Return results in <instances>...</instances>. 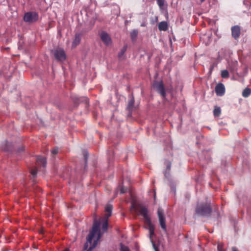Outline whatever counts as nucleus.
<instances>
[{
    "mask_svg": "<svg viewBox=\"0 0 251 251\" xmlns=\"http://www.w3.org/2000/svg\"><path fill=\"white\" fill-rule=\"evenodd\" d=\"M107 219L106 218L102 224L101 231L100 230V222L96 220L94 221L92 230L88 236L87 242L84 245V251H92L96 247L103 233L107 230L108 226Z\"/></svg>",
    "mask_w": 251,
    "mask_h": 251,
    "instance_id": "1",
    "label": "nucleus"
},
{
    "mask_svg": "<svg viewBox=\"0 0 251 251\" xmlns=\"http://www.w3.org/2000/svg\"><path fill=\"white\" fill-rule=\"evenodd\" d=\"M139 212L140 214L144 217L145 222L149 225V230L150 232V238L152 242V245L153 243L152 241V236L154 235V226L151 224L150 218L148 215V210L147 207L140 205L139 206Z\"/></svg>",
    "mask_w": 251,
    "mask_h": 251,
    "instance_id": "2",
    "label": "nucleus"
},
{
    "mask_svg": "<svg viewBox=\"0 0 251 251\" xmlns=\"http://www.w3.org/2000/svg\"><path fill=\"white\" fill-rule=\"evenodd\" d=\"M212 208L209 204H201L196 208V214L203 217L210 216Z\"/></svg>",
    "mask_w": 251,
    "mask_h": 251,
    "instance_id": "3",
    "label": "nucleus"
},
{
    "mask_svg": "<svg viewBox=\"0 0 251 251\" xmlns=\"http://www.w3.org/2000/svg\"><path fill=\"white\" fill-rule=\"evenodd\" d=\"M39 19V15L35 11H29L26 12L24 16V21L29 24L35 23Z\"/></svg>",
    "mask_w": 251,
    "mask_h": 251,
    "instance_id": "4",
    "label": "nucleus"
},
{
    "mask_svg": "<svg viewBox=\"0 0 251 251\" xmlns=\"http://www.w3.org/2000/svg\"><path fill=\"white\" fill-rule=\"evenodd\" d=\"M55 59L59 61H63L66 59V54L63 49L58 48L52 50Z\"/></svg>",
    "mask_w": 251,
    "mask_h": 251,
    "instance_id": "5",
    "label": "nucleus"
},
{
    "mask_svg": "<svg viewBox=\"0 0 251 251\" xmlns=\"http://www.w3.org/2000/svg\"><path fill=\"white\" fill-rule=\"evenodd\" d=\"M153 87L163 98H165L166 92L162 81H154L153 84Z\"/></svg>",
    "mask_w": 251,
    "mask_h": 251,
    "instance_id": "6",
    "label": "nucleus"
},
{
    "mask_svg": "<svg viewBox=\"0 0 251 251\" xmlns=\"http://www.w3.org/2000/svg\"><path fill=\"white\" fill-rule=\"evenodd\" d=\"M157 215L159 218V222L161 228L165 231H166V226L165 223V218L164 215V211L161 208H159L157 210Z\"/></svg>",
    "mask_w": 251,
    "mask_h": 251,
    "instance_id": "7",
    "label": "nucleus"
},
{
    "mask_svg": "<svg viewBox=\"0 0 251 251\" xmlns=\"http://www.w3.org/2000/svg\"><path fill=\"white\" fill-rule=\"evenodd\" d=\"M101 40L106 46H110L112 43L111 37L106 32L102 31L100 35Z\"/></svg>",
    "mask_w": 251,
    "mask_h": 251,
    "instance_id": "8",
    "label": "nucleus"
},
{
    "mask_svg": "<svg viewBox=\"0 0 251 251\" xmlns=\"http://www.w3.org/2000/svg\"><path fill=\"white\" fill-rule=\"evenodd\" d=\"M231 35L235 40L238 39L241 34V28L239 25H234L231 28Z\"/></svg>",
    "mask_w": 251,
    "mask_h": 251,
    "instance_id": "9",
    "label": "nucleus"
},
{
    "mask_svg": "<svg viewBox=\"0 0 251 251\" xmlns=\"http://www.w3.org/2000/svg\"><path fill=\"white\" fill-rule=\"evenodd\" d=\"M215 91L218 96H222L225 94V88L223 83H219L215 87Z\"/></svg>",
    "mask_w": 251,
    "mask_h": 251,
    "instance_id": "10",
    "label": "nucleus"
},
{
    "mask_svg": "<svg viewBox=\"0 0 251 251\" xmlns=\"http://www.w3.org/2000/svg\"><path fill=\"white\" fill-rule=\"evenodd\" d=\"M134 104V99L133 95L130 96V100L128 102L126 109L128 111V116H131V112L133 109Z\"/></svg>",
    "mask_w": 251,
    "mask_h": 251,
    "instance_id": "11",
    "label": "nucleus"
},
{
    "mask_svg": "<svg viewBox=\"0 0 251 251\" xmlns=\"http://www.w3.org/2000/svg\"><path fill=\"white\" fill-rule=\"evenodd\" d=\"M81 33H76L75 34V38L72 43V48H75L79 44L81 40Z\"/></svg>",
    "mask_w": 251,
    "mask_h": 251,
    "instance_id": "12",
    "label": "nucleus"
},
{
    "mask_svg": "<svg viewBox=\"0 0 251 251\" xmlns=\"http://www.w3.org/2000/svg\"><path fill=\"white\" fill-rule=\"evenodd\" d=\"M37 163L39 165L42 166L43 167H45L47 164V161L45 157L38 156L37 158Z\"/></svg>",
    "mask_w": 251,
    "mask_h": 251,
    "instance_id": "13",
    "label": "nucleus"
},
{
    "mask_svg": "<svg viewBox=\"0 0 251 251\" xmlns=\"http://www.w3.org/2000/svg\"><path fill=\"white\" fill-rule=\"evenodd\" d=\"M168 28V25L166 22H161L158 24V29L160 31H166Z\"/></svg>",
    "mask_w": 251,
    "mask_h": 251,
    "instance_id": "14",
    "label": "nucleus"
},
{
    "mask_svg": "<svg viewBox=\"0 0 251 251\" xmlns=\"http://www.w3.org/2000/svg\"><path fill=\"white\" fill-rule=\"evenodd\" d=\"M112 210V206L111 205H108L105 207V212H106L105 216V218L108 219L111 216Z\"/></svg>",
    "mask_w": 251,
    "mask_h": 251,
    "instance_id": "15",
    "label": "nucleus"
},
{
    "mask_svg": "<svg viewBox=\"0 0 251 251\" xmlns=\"http://www.w3.org/2000/svg\"><path fill=\"white\" fill-rule=\"evenodd\" d=\"M251 94V89L246 88L242 92V96L244 98L248 97Z\"/></svg>",
    "mask_w": 251,
    "mask_h": 251,
    "instance_id": "16",
    "label": "nucleus"
},
{
    "mask_svg": "<svg viewBox=\"0 0 251 251\" xmlns=\"http://www.w3.org/2000/svg\"><path fill=\"white\" fill-rule=\"evenodd\" d=\"M138 30H136V29L133 30L130 32V38L132 41H134L135 40H136L137 36L138 35Z\"/></svg>",
    "mask_w": 251,
    "mask_h": 251,
    "instance_id": "17",
    "label": "nucleus"
},
{
    "mask_svg": "<svg viewBox=\"0 0 251 251\" xmlns=\"http://www.w3.org/2000/svg\"><path fill=\"white\" fill-rule=\"evenodd\" d=\"M221 108L220 107L216 106L213 110V114L215 117H219L221 114Z\"/></svg>",
    "mask_w": 251,
    "mask_h": 251,
    "instance_id": "18",
    "label": "nucleus"
},
{
    "mask_svg": "<svg viewBox=\"0 0 251 251\" xmlns=\"http://www.w3.org/2000/svg\"><path fill=\"white\" fill-rule=\"evenodd\" d=\"M127 49V46L125 45L124 46L122 49H121L120 52L118 54V57L119 58H122V57L124 55V53L126 51Z\"/></svg>",
    "mask_w": 251,
    "mask_h": 251,
    "instance_id": "19",
    "label": "nucleus"
},
{
    "mask_svg": "<svg viewBox=\"0 0 251 251\" xmlns=\"http://www.w3.org/2000/svg\"><path fill=\"white\" fill-rule=\"evenodd\" d=\"M221 76H222V77H223L224 78H228L229 77L228 72L227 70H224L222 71V72H221Z\"/></svg>",
    "mask_w": 251,
    "mask_h": 251,
    "instance_id": "20",
    "label": "nucleus"
},
{
    "mask_svg": "<svg viewBox=\"0 0 251 251\" xmlns=\"http://www.w3.org/2000/svg\"><path fill=\"white\" fill-rule=\"evenodd\" d=\"M120 251H130L129 248L124 245L121 244L120 245Z\"/></svg>",
    "mask_w": 251,
    "mask_h": 251,
    "instance_id": "21",
    "label": "nucleus"
},
{
    "mask_svg": "<svg viewBox=\"0 0 251 251\" xmlns=\"http://www.w3.org/2000/svg\"><path fill=\"white\" fill-rule=\"evenodd\" d=\"M165 0H157V3L158 6L161 8L164 4Z\"/></svg>",
    "mask_w": 251,
    "mask_h": 251,
    "instance_id": "22",
    "label": "nucleus"
},
{
    "mask_svg": "<svg viewBox=\"0 0 251 251\" xmlns=\"http://www.w3.org/2000/svg\"><path fill=\"white\" fill-rule=\"evenodd\" d=\"M37 172V169L36 168L33 169L31 171V174H32V176L34 177L36 176Z\"/></svg>",
    "mask_w": 251,
    "mask_h": 251,
    "instance_id": "23",
    "label": "nucleus"
},
{
    "mask_svg": "<svg viewBox=\"0 0 251 251\" xmlns=\"http://www.w3.org/2000/svg\"><path fill=\"white\" fill-rule=\"evenodd\" d=\"M126 189L124 187H122L120 190V193L121 194H124V193H126Z\"/></svg>",
    "mask_w": 251,
    "mask_h": 251,
    "instance_id": "24",
    "label": "nucleus"
},
{
    "mask_svg": "<svg viewBox=\"0 0 251 251\" xmlns=\"http://www.w3.org/2000/svg\"><path fill=\"white\" fill-rule=\"evenodd\" d=\"M58 152V149H54L52 150L51 153L53 154H56Z\"/></svg>",
    "mask_w": 251,
    "mask_h": 251,
    "instance_id": "25",
    "label": "nucleus"
},
{
    "mask_svg": "<svg viewBox=\"0 0 251 251\" xmlns=\"http://www.w3.org/2000/svg\"><path fill=\"white\" fill-rule=\"evenodd\" d=\"M218 251H224L222 250V246L220 245H218L217 247Z\"/></svg>",
    "mask_w": 251,
    "mask_h": 251,
    "instance_id": "26",
    "label": "nucleus"
},
{
    "mask_svg": "<svg viewBox=\"0 0 251 251\" xmlns=\"http://www.w3.org/2000/svg\"><path fill=\"white\" fill-rule=\"evenodd\" d=\"M153 247L155 251H159L158 249L156 247L155 244H153Z\"/></svg>",
    "mask_w": 251,
    "mask_h": 251,
    "instance_id": "27",
    "label": "nucleus"
},
{
    "mask_svg": "<svg viewBox=\"0 0 251 251\" xmlns=\"http://www.w3.org/2000/svg\"><path fill=\"white\" fill-rule=\"evenodd\" d=\"M171 163H169L167 165V168L168 169V170H170V168H171Z\"/></svg>",
    "mask_w": 251,
    "mask_h": 251,
    "instance_id": "28",
    "label": "nucleus"
},
{
    "mask_svg": "<svg viewBox=\"0 0 251 251\" xmlns=\"http://www.w3.org/2000/svg\"><path fill=\"white\" fill-rule=\"evenodd\" d=\"M232 251H239L236 247H232Z\"/></svg>",
    "mask_w": 251,
    "mask_h": 251,
    "instance_id": "29",
    "label": "nucleus"
},
{
    "mask_svg": "<svg viewBox=\"0 0 251 251\" xmlns=\"http://www.w3.org/2000/svg\"><path fill=\"white\" fill-rule=\"evenodd\" d=\"M87 158H88L87 155V154H84V159H85V160L86 162H87Z\"/></svg>",
    "mask_w": 251,
    "mask_h": 251,
    "instance_id": "30",
    "label": "nucleus"
},
{
    "mask_svg": "<svg viewBox=\"0 0 251 251\" xmlns=\"http://www.w3.org/2000/svg\"><path fill=\"white\" fill-rule=\"evenodd\" d=\"M24 150V147H21V148L19 149V151H23Z\"/></svg>",
    "mask_w": 251,
    "mask_h": 251,
    "instance_id": "31",
    "label": "nucleus"
},
{
    "mask_svg": "<svg viewBox=\"0 0 251 251\" xmlns=\"http://www.w3.org/2000/svg\"><path fill=\"white\" fill-rule=\"evenodd\" d=\"M84 101L86 102V103H87L88 102V99L87 98H84Z\"/></svg>",
    "mask_w": 251,
    "mask_h": 251,
    "instance_id": "32",
    "label": "nucleus"
},
{
    "mask_svg": "<svg viewBox=\"0 0 251 251\" xmlns=\"http://www.w3.org/2000/svg\"><path fill=\"white\" fill-rule=\"evenodd\" d=\"M131 208H132V209H135L137 210V209H136V207H135V206L133 204V205H132V206H131Z\"/></svg>",
    "mask_w": 251,
    "mask_h": 251,
    "instance_id": "33",
    "label": "nucleus"
},
{
    "mask_svg": "<svg viewBox=\"0 0 251 251\" xmlns=\"http://www.w3.org/2000/svg\"><path fill=\"white\" fill-rule=\"evenodd\" d=\"M75 99L76 101H80L79 98H76Z\"/></svg>",
    "mask_w": 251,
    "mask_h": 251,
    "instance_id": "34",
    "label": "nucleus"
},
{
    "mask_svg": "<svg viewBox=\"0 0 251 251\" xmlns=\"http://www.w3.org/2000/svg\"><path fill=\"white\" fill-rule=\"evenodd\" d=\"M64 251H69V250L68 249H66Z\"/></svg>",
    "mask_w": 251,
    "mask_h": 251,
    "instance_id": "35",
    "label": "nucleus"
},
{
    "mask_svg": "<svg viewBox=\"0 0 251 251\" xmlns=\"http://www.w3.org/2000/svg\"><path fill=\"white\" fill-rule=\"evenodd\" d=\"M205 0H201V2H203Z\"/></svg>",
    "mask_w": 251,
    "mask_h": 251,
    "instance_id": "36",
    "label": "nucleus"
},
{
    "mask_svg": "<svg viewBox=\"0 0 251 251\" xmlns=\"http://www.w3.org/2000/svg\"><path fill=\"white\" fill-rule=\"evenodd\" d=\"M141 26H144V24H142Z\"/></svg>",
    "mask_w": 251,
    "mask_h": 251,
    "instance_id": "37",
    "label": "nucleus"
},
{
    "mask_svg": "<svg viewBox=\"0 0 251 251\" xmlns=\"http://www.w3.org/2000/svg\"><path fill=\"white\" fill-rule=\"evenodd\" d=\"M244 4H246L245 1L244 2Z\"/></svg>",
    "mask_w": 251,
    "mask_h": 251,
    "instance_id": "38",
    "label": "nucleus"
}]
</instances>
